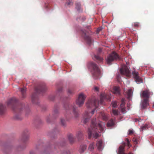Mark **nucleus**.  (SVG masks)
Returning a JSON list of instances; mask_svg holds the SVG:
<instances>
[{
	"instance_id": "nucleus-1",
	"label": "nucleus",
	"mask_w": 154,
	"mask_h": 154,
	"mask_svg": "<svg viewBox=\"0 0 154 154\" xmlns=\"http://www.w3.org/2000/svg\"><path fill=\"white\" fill-rule=\"evenodd\" d=\"M100 100L99 102L98 100L93 98L89 99L86 103V106L88 109H93L91 112L86 111L83 115V122L85 124L88 121L89 119L94 113L95 109L97 108L98 105L99 103L100 104H102L104 100L106 99L108 101H110V97L107 96L105 94H101L100 96Z\"/></svg>"
},
{
	"instance_id": "nucleus-2",
	"label": "nucleus",
	"mask_w": 154,
	"mask_h": 154,
	"mask_svg": "<svg viewBox=\"0 0 154 154\" xmlns=\"http://www.w3.org/2000/svg\"><path fill=\"white\" fill-rule=\"evenodd\" d=\"M98 128L99 129L100 132L103 131L104 129L101 124L98 123L97 125L95 122V120H92L91 127L88 129V133L89 139H91L92 136L95 138H97L99 136L98 133L99 132Z\"/></svg>"
},
{
	"instance_id": "nucleus-3",
	"label": "nucleus",
	"mask_w": 154,
	"mask_h": 154,
	"mask_svg": "<svg viewBox=\"0 0 154 154\" xmlns=\"http://www.w3.org/2000/svg\"><path fill=\"white\" fill-rule=\"evenodd\" d=\"M7 105L8 107L11 108L16 113L21 111L23 107V105L17 104V100L15 98L10 99L7 103Z\"/></svg>"
},
{
	"instance_id": "nucleus-4",
	"label": "nucleus",
	"mask_w": 154,
	"mask_h": 154,
	"mask_svg": "<svg viewBox=\"0 0 154 154\" xmlns=\"http://www.w3.org/2000/svg\"><path fill=\"white\" fill-rule=\"evenodd\" d=\"M89 67L92 69L91 72L94 78L95 79H97L100 74L99 66L95 63L91 62L90 63Z\"/></svg>"
},
{
	"instance_id": "nucleus-5",
	"label": "nucleus",
	"mask_w": 154,
	"mask_h": 154,
	"mask_svg": "<svg viewBox=\"0 0 154 154\" xmlns=\"http://www.w3.org/2000/svg\"><path fill=\"white\" fill-rule=\"evenodd\" d=\"M64 108L66 111H72L75 117L77 118L79 116V111L76 107L70 104H66L64 106Z\"/></svg>"
},
{
	"instance_id": "nucleus-6",
	"label": "nucleus",
	"mask_w": 154,
	"mask_h": 154,
	"mask_svg": "<svg viewBox=\"0 0 154 154\" xmlns=\"http://www.w3.org/2000/svg\"><path fill=\"white\" fill-rule=\"evenodd\" d=\"M119 59L120 57L119 55L116 52L113 51L107 57L106 61L107 64L110 65L112 62Z\"/></svg>"
},
{
	"instance_id": "nucleus-7",
	"label": "nucleus",
	"mask_w": 154,
	"mask_h": 154,
	"mask_svg": "<svg viewBox=\"0 0 154 154\" xmlns=\"http://www.w3.org/2000/svg\"><path fill=\"white\" fill-rule=\"evenodd\" d=\"M153 94V93L150 92L148 90H146L141 91L140 95L141 98L143 99L149 100L150 95Z\"/></svg>"
},
{
	"instance_id": "nucleus-8",
	"label": "nucleus",
	"mask_w": 154,
	"mask_h": 154,
	"mask_svg": "<svg viewBox=\"0 0 154 154\" xmlns=\"http://www.w3.org/2000/svg\"><path fill=\"white\" fill-rule=\"evenodd\" d=\"M86 98V96L83 93L80 94L76 101L77 105L79 107L82 106L84 104L85 100Z\"/></svg>"
},
{
	"instance_id": "nucleus-9",
	"label": "nucleus",
	"mask_w": 154,
	"mask_h": 154,
	"mask_svg": "<svg viewBox=\"0 0 154 154\" xmlns=\"http://www.w3.org/2000/svg\"><path fill=\"white\" fill-rule=\"evenodd\" d=\"M120 72L122 75H125L128 77L130 76V71L126 66L122 67L120 69Z\"/></svg>"
},
{
	"instance_id": "nucleus-10",
	"label": "nucleus",
	"mask_w": 154,
	"mask_h": 154,
	"mask_svg": "<svg viewBox=\"0 0 154 154\" xmlns=\"http://www.w3.org/2000/svg\"><path fill=\"white\" fill-rule=\"evenodd\" d=\"M47 89V88L45 85H39L35 88L36 92L37 93H43Z\"/></svg>"
},
{
	"instance_id": "nucleus-11",
	"label": "nucleus",
	"mask_w": 154,
	"mask_h": 154,
	"mask_svg": "<svg viewBox=\"0 0 154 154\" xmlns=\"http://www.w3.org/2000/svg\"><path fill=\"white\" fill-rule=\"evenodd\" d=\"M82 35L84 37V38L88 44L90 45L91 43V39L90 35H88L85 31H82Z\"/></svg>"
},
{
	"instance_id": "nucleus-12",
	"label": "nucleus",
	"mask_w": 154,
	"mask_h": 154,
	"mask_svg": "<svg viewBox=\"0 0 154 154\" xmlns=\"http://www.w3.org/2000/svg\"><path fill=\"white\" fill-rule=\"evenodd\" d=\"M132 74L134 78L135 79V81L138 83H140L142 82V79L138 75L139 73L138 72L135 71H134L132 72Z\"/></svg>"
},
{
	"instance_id": "nucleus-13",
	"label": "nucleus",
	"mask_w": 154,
	"mask_h": 154,
	"mask_svg": "<svg viewBox=\"0 0 154 154\" xmlns=\"http://www.w3.org/2000/svg\"><path fill=\"white\" fill-rule=\"evenodd\" d=\"M29 133L27 130H26L23 132L22 138L21 141L22 142L25 143L29 139Z\"/></svg>"
},
{
	"instance_id": "nucleus-14",
	"label": "nucleus",
	"mask_w": 154,
	"mask_h": 154,
	"mask_svg": "<svg viewBox=\"0 0 154 154\" xmlns=\"http://www.w3.org/2000/svg\"><path fill=\"white\" fill-rule=\"evenodd\" d=\"M125 143L124 142L119 148L118 154H132L131 152H129L128 154L125 153Z\"/></svg>"
},
{
	"instance_id": "nucleus-15",
	"label": "nucleus",
	"mask_w": 154,
	"mask_h": 154,
	"mask_svg": "<svg viewBox=\"0 0 154 154\" xmlns=\"http://www.w3.org/2000/svg\"><path fill=\"white\" fill-rule=\"evenodd\" d=\"M149 100L143 99L141 101V107L142 109H144L146 108L149 104Z\"/></svg>"
},
{
	"instance_id": "nucleus-16",
	"label": "nucleus",
	"mask_w": 154,
	"mask_h": 154,
	"mask_svg": "<svg viewBox=\"0 0 154 154\" xmlns=\"http://www.w3.org/2000/svg\"><path fill=\"white\" fill-rule=\"evenodd\" d=\"M96 146L98 149L101 151L103 148V142L102 140H99L97 141Z\"/></svg>"
},
{
	"instance_id": "nucleus-17",
	"label": "nucleus",
	"mask_w": 154,
	"mask_h": 154,
	"mask_svg": "<svg viewBox=\"0 0 154 154\" xmlns=\"http://www.w3.org/2000/svg\"><path fill=\"white\" fill-rule=\"evenodd\" d=\"M112 92L114 94L117 95H119L120 94V89L118 87H114L113 89Z\"/></svg>"
},
{
	"instance_id": "nucleus-18",
	"label": "nucleus",
	"mask_w": 154,
	"mask_h": 154,
	"mask_svg": "<svg viewBox=\"0 0 154 154\" xmlns=\"http://www.w3.org/2000/svg\"><path fill=\"white\" fill-rule=\"evenodd\" d=\"M5 106L2 104L0 103V115L4 114L5 112Z\"/></svg>"
},
{
	"instance_id": "nucleus-19",
	"label": "nucleus",
	"mask_w": 154,
	"mask_h": 154,
	"mask_svg": "<svg viewBox=\"0 0 154 154\" xmlns=\"http://www.w3.org/2000/svg\"><path fill=\"white\" fill-rule=\"evenodd\" d=\"M127 97L128 99H130L132 96V90L130 89L128 90L126 92Z\"/></svg>"
},
{
	"instance_id": "nucleus-20",
	"label": "nucleus",
	"mask_w": 154,
	"mask_h": 154,
	"mask_svg": "<svg viewBox=\"0 0 154 154\" xmlns=\"http://www.w3.org/2000/svg\"><path fill=\"white\" fill-rule=\"evenodd\" d=\"M83 136L82 132L81 131H78L76 134V137L78 140H81Z\"/></svg>"
},
{
	"instance_id": "nucleus-21",
	"label": "nucleus",
	"mask_w": 154,
	"mask_h": 154,
	"mask_svg": "<svg viewBox=\"0 0 154 154\" xmlns=\"http://www.w3.org/2000/svg\"><path fill=\"white\" fill-rule=\"evenodd\" d=\"M114 125L115 122L114 120L112 119H111L108 122L107 124V126L108 127H110Z\"/></svg>"
},
{
	"instance_id": "nucleus-22",
	"label": "nucleus",
	"mask_w": 154,
	"mask_h": 154,
	"mask_svg": "<svg viewBox=\"0 0 154 154\" xmlns=\"http://www.w3.org/2000/svg\"><path fill=\"white\" fill-rule=\"evenodd\" d=\"M26 89V88L23 87L20 89V91L23 98L25 97Z\"/></svg>"
},
{
	"instance_id": "nucleus-23",
	"label": "nucleus",
	"mask_w": 154,
	"mask_h": 154,
	"mask_svg": "<svg viewBox=\"0 0 154 154\" xmlns=\"http://www.w3.org/2000/svg\"><path fill=\"white\" fill-rule=\"evenodd\" d=\"M32 103H35V101L37 100L38 99V96L35 93L33 94L32 95Z\"/></svg>"
},
{
	"instance_id": "nucleus-24",
	"label": "nucleus",
	"mask_w": 154,
	"mask_h": 154,
	"mask_svg": "<svg viewBox=\"0 0 154 154\" xmlns=\"http://www.w3.org/2000/svg\"><path fill=\"white\" fill-rule=\"evenodd\" d=\"M59 114V112L57 109L55 108L53 112V117L54 118H56L58 116Z\"/></svg>"
},
{
	"instance_id": "nucleus-25",
	"label": "nucleus",
	"mask_w": 154,
	"mask_h": 154,
	"mask_svg": "<svg viewBox=\"0 0 154 154\" xmlns=\"http://www.w3.org/2000/svg\"><path fill=\"white\" fill-rule=\"evenodd\" d=\"M75 8L79 12H81L82 11L81 7V4L79 3H76L75 4Z\"/></svg>"
},
{
	"instance_id": "nucleus-26",
	"label": "nucleus",
	"mask_w": 154,
	"mask_h": 154,
	"mask_svg": "<svg viewBox=\"0 0 154 154\" xmlns=\"http://www.w3.org/2000/svg\"><path fill=\"white\" fill-rule=\"evenodd\" d=\"M86 146L85 145H82L80 146L79 152L81 153L83 152L86 149Z\"/></svg>"
},
{
	"instance_id": "nucleus-27",
	"label": "nucleus",
	"mask_w": 154,
	"mask_h": 154,
	"mask_svg": "<svg viewBox=\"0 0 154 154\" xmlns=\"http://www.w3.org/2000/svg\"><path fill=\"white\" fill-rule=\"evenodd\" d=\"M68 139L71 143H72L74 141V139L73 135L72 134H69L68 136Z\"/></svg>"
},
{
	"instance_id": "nucleus-28",
	"label": "nucleus",
	"mask_w": 154,
	"mask_h": 154,
	"mask_svg": "<svg viewBox=\"0 0 154 154\" xmlns=\"http://www.w3.org/2000/svg\"><path fill=\"white\" fill-rule=\"evenodd\" d=\"M86 19V18L85 16H81L78 17L77 19V20L79 22H82L85 21Z\"/></svg>"
},
{
	"instance_id": "nucleus-29",
	"label": "nucleus",
	"mask_w": 154,
	"mask_h": 154,
	"mask_svg": "<svg viewBox=\"0 0 154 154\" xmlns=\"http://www.w3.org/2000/svg\"><path fill=\"white\" fill-rule=\"evenodd\" d=\"M94 58L95 59L97 60L99 63L102 62L103 60L102 58L98 55H95L94 56Z\"/></svg>"
},
{
	"instance_id": "nucleus-30",
	"label": "nucleus",
	"mask_w": 154,
	"mask_h": 154,
	"mask_svg": "<svg viewBox=\"0 0 154 154\" xmlns=\"http://www.w3.org/2000/svg\"><path fill=\"white\" fill-rule=\"evenodd\" d=\"M111 112L112 113V115H113L115 116H118L119 113L118 110L113 109L112 111Z\"/></svg>"
},
{
	"instance_id": "nucleus-31",
	"label": "nucleus",
	"mask_w": 154,
	"mask_h": 154,
	"mask_svg": "<svg viewBox=\"0 0 154 154\" xmlns=\"http://www.w3.org/2000/svg\"><path fill=\"white\" fill-rule=\"evenodd\" d=\"M61 124L63 126H65L66 125V121L64 118H62L60 119Z\"/></svg>"
},
{
	"instance_id": "nucleus-32",
	"label": "nucleus",
	"mask_w": 154,
	"mask_h": 154,
	"mask_svg": "<svg viewBox=\"0 0 154 154\" xmlns=\"http://www.w3.org/2000/svg\"><path fill=\"white\" fill-rule=\"evenodd\" d=\"M94 142L90 144L88 148V149L90 151H92L94 149Z\"/></svg>"
},
{
	"instance_id": "nucleus-33",
	"label": "nucleus",
	"mask_w": 154,
	"mask_h": 154,
	"mask_svg": "<svg viewBox=\"0 0 154 154\" xmlns=\"http://www.w3.org/2000/svg\"><path fill=\"white\" fill-rule=\"evenodd\" d=\"M125 104V99L124 98H122L121 100V104L120 105V107H122V106H124Z\"/></svg>"
},
{
	"instance_id": "nucleus-34",
	"label": "nucleus",
	"mask_w": 154,
	"mask_h": 154,
	"mask_svg": "<svg viewBox=\"0 0 154 154\" xmlns=\"http://www.w3.org/2000/svg\"><path fill=\"white\" fill-rule=\"evenodd\" d=\"M101 115L102 116V118L103 119L105 120H106L107 119V117L104 113H101Z\"/></svg>"
},
{
	"instance_id": "nucleus-35",
	"label": "nucleus",
	"mask_w": 154,
	"mask_h": 154,
	"mask_svg": "<svg viewBox=\"0 0 154 154\" xmlns=\"http://www.w3.org/2000/svg\"><path fill=\"white\" fill-rule=\"evenodd\" d=\"M120 108H121V111L123 113L126 112L125 108V106L120 107Z\"/></svg>"
},
{
	"instance_id": "nucleus-36",
	"label": "nucleus",
	"mask_w": 154,
	"mask_h": 154,
	"mask_svg": "<svg viewBox=\"0 0 154 154\" xmlns=\"http://www.w3.org/2000/svg\"><path fill=\"white\" fill-rule=\"evenodd\" d=\"M46 121L48 123H49L51 121V118L50 116H48L46 119Z\"/></svg>"
},
{
	"instance_id": "nucleus-37",
	"label": "nucleus",
	"mask_w": 154,
	"mask_h": 154,
	"mask_svg": "<svg viewBox=\"0 0 154 154\" xmlns=\"http://www.w3.org/2000/svg\"><path fill=\"white\" fill-rule=\"evenodd\" d=\"M126 142H127V145L128 147L129 148L130 147H131V145L130 143V142L129 140L128 139L126 138Z\"/></svg>"
},
{
	"instance_id": "nucleus-38",
	"label": "nucleus",
	"mask_w": 154,
	"mask_h": 154,
	"mask_svg": "<svg viewBox=\"0 0 154 154\" xmlns=\"http://www.w3.org/2000/svg\"><path fill=\"white\" fill-rule=\"evenodd\" d=\"M148 125L146 124H145V125L142 126L141 127V129H142V131H143L144 130H146V129L148 128Z\"/></svg>"
},
{
	"instance_id": "nucleus-39",
	"label": "nucleus",
	"mask_w": 154,
	"mask_h": 154,
	"mask_svg": "<svg viewBox=\"0 0 154 154\" xmlns=\"http://www.w3.org/2000/svg\"><path fill=\"white\" fill-rule=\"evenodd\" d=\"M73 93V90L72 89H69L68 91V93L71 94Z\"/></svg>"
},
{
	"instance_id": "nucleus-40",
	"label": "nucleus",
	"mask_w": 154,
	"mask_h": 154,
	"mask_svg": "<svg viewBox=\"0 0 154 154\" xmlns=\"http://www.w3.org/2000/svg\"><path fill=\"white\" fill-rule=\"evenodd\" d=\"M133 142L135 144H137L138 143V140L137 139L135 138H134L133 139Z\"/></svg>"
},
{
	"instance_id": "nucleus-41",
	"label": "nucleus",
	"mask_w": 154,
	"mask_h": 154,
	"mask_svg": "<svg viewBox=\"0 0 154 154\" xmlns=\"http://www.w3.org/2000/svg\"><path fill=\"white\" fill-rule=\"evenodd\" d=\"M112 106L114 108H116L117 106V103L116 102H114L112 103Z\"/></svg>"
},
{
	"instance_id": "nucleus-42",
	"label": "nucleus",
	"mask_w": 154,
	"mask_h": 154,
	"mask_svg": "<svg viewBox=\"0 0 154 154\" xmlns=\"http://www.w3.org/2000/svg\"><path fill=\"white\" fill-rule=\"evenodd\" d=\"M73 5V3L70 1L69 2H68L66 3V5H67V6H69L70 5Z\"/></svg>"
},
{
	"instance_id": "nucleus-43",
	"label": "nucleus",
	"mask_w": 154,
	"mask_h": 154,
	"mask_svg": "<svg viewBox=\"0 0 154 154\" xmlns=\"http://www.w3.org/2000/svg\"><path fill=\"white\" fill-rule=\"evenodd\" d=\"M139 26V23L138 22H135L134 23V26L135 27H137Z\"/></svg>"
},
{
	"instance_id": "nucleus-44",
	"label": "nucleus",
	"mask_w": 154,
	"mask_h": 154,
	"mask_svg": "<svg viewBox=\"0 0 154 154\" xmlns=\"http://www.w3.org/2000/svg\"><path fill=\"white\" fill-rule=\"evenodd\" d=\"M94 89V90L96 91H99V88L97 87H95Z\"/></svg>"
},
{
	"instance_id": "nucleus-45",
	"label": "nucleus",
	"mask_w": 154,
	"mask_h": 154,
	"mask_svg": "<svg viewBox=\"0 0 154 154\" xmlns=\"http://www.w3.org/2000/svg\"><path fill=\"white\" fill-rule=\"evenodd\" d=\"M62 91V88L59 89L57 91L58 93H61Z\"/></svg>"
},
{
	"instance_id": "nucleus-46",
	"label": "nucleus",
	"mask_w": 154,
	"mask_h": 154,
	"mask_svg": "<svg viewBox=\"0 0 154 154\" xmlns=\"http://www.w3.org/2000/svg\"><path fill=\"white\" fill-rule=\"evenodd\" d=\"M128 134H131L133 133V131L132 130H129L128 131Z\"/></svg>"
},
{
	"instance_id": "nucleus-47",
	"label": "nucleus",
	"mask_w": 154,
	"mask_h": 154,
	"mask_svg": "<svg viewBox=\"0 0 154 154\" xmlns=\"http://www.w3.org/2000/svg\"><path fill=\"white\" fill-rule=\"evenodd\" d=\"M15 119H21L20 117V116H19L17 115H16L15 116Z\"/></svg>"
},
{
	"instance_id": "nucleus-48",
	"label": "nucleus",
	"mask_w": 154,
	"mask_h": 154,
	"mask_svg": "<svg viewBox=\"0 0 154 154\" xmlns=\"http://www.w3.org/2000/svg\"><path fill=\"white\" fill-rule=\"evenodd\" d=\"M8 150V148L6 149L5 150H4V152L5 153H6V154H8V153L7 152H6V151Z\"/></svg>"
},
{
	"instance_id": "nucleus-49",
	"label": "nucleus",
	"mask_w": 154,
	"mask_h": 154,
	"mask_svg": "<svg viewBox=\"0 0 154 154\" xmlns=\"http://www.w3.org/2000/svg\"><path fill=\"white\" fill-rule=\"evenodd\" d=\"M29 154H35V153L33 151H31L30 152Z\"/></svg>"
},
{
	"instance_id": "nucleus-50",
	"label": "nucleus",
	"mask_w": 154,
	"mask_h": 154,
	"mask_svg": "<svg viewBox=\"0 0 154 154\" xmlns=\"http://www.w3.org/2000/svg\"><path fill=\"white\" fill-rule=\"evenodd\" d=\"M66 153H67V154H70V152L69 151H68L66 152Z\"/></svg>"
},
{
	"instance_id": "nucleus-51",
	"label": "nucleus",
	"mask_w": 154,
	"mask_h": 154,
	"mask_svg": "<svg viewBox=\"0 0 154 154\" xmlns=\"http://www.w3.org/2000/svg\"><path fill=\"white\" fill-rule=\"evenodd\" d=\"M97 30V31L98 32H99L101 30V29L100 28H99Z\"/></svg>"
},
{
	"instance_id": "nucleus-52",
	"label": "nucleus",
	"mask_w": 154,
	"mask_h": 154,
	"mask_svg": "<svg viewBox=\"0 0 154 154\" xmlns=\"http://www.w3.org/2000/svg\"><path fill=\"white\" fill-rule=\"evenodd\" d=\"M138 121H139L138 119H135V122H137Z\"/></svg>"
},
{
	"instance_id": "nucleus-53",
	"label": "nucleus",
	"mask_w": 154,
	"mask_h": 154,
	"mask_svg": "<svg viewBox=\"0 0 154 154\" xmlns=\"http://www.w3.org/2000/svg\"><path fill=\"white\" fill-rule=\"evenodd\" d=\"M153 107L154 108V103H153Z\"/></svg>"
},
{
	"instance_id": "nucleus-54",
	"label": "nucleus",
	"mask_w": 154,
	"mask_h": 154,
	"mask_svg": "<svg viewBox=\"0 0 154 154\" xmlns=\"http://www.w3.org/2000/svg\"><path fill=\"white\" fill-rule=\"evenodd\" d=\"M100 51H101V49H99V52H100Z\"/></svg>"
}]
</instances>
